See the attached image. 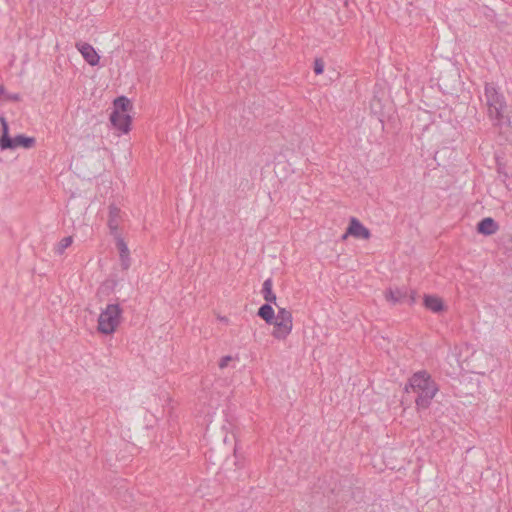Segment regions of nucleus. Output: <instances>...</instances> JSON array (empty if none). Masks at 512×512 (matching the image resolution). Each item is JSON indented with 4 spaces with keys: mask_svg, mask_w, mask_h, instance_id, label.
<instances>
[{
    "mask_svg": "<svg viewBox=\"0 0 512 512\" xmlns=\"http://www.w3.org/2000/svg\"><path fill=\"white\" fill-rule=\"evenodd\" d=\"M231 360H232L231 356L222 357L220 362H219V367L222 368V369L227 367Z\"/></svg>",
    "mask_w": 512,
    "mask_h": 512,
    "instance_id": "20",
    "label": "nucleus"
},
{
    "mask_svg": "<svg viewBox=\"0 0 512 512\" xmlns=\"http://www.w3.org/2000/svg\"><path fill=\"white\" fill-rule=\"evenodd\" d=\"M424 306L434 313H439L444 310L442 299L436 295H425Z\"/></svg>",
    "mask_w": 512,
    "mask_h": 512,
    "instance_id": "13",
    "label": "nucleus"
},
{
    "mask_svg": "<svg viewBox=\"0 0 512 512\" xmlns=\"http://www.w3.org/2000/svg\"><path fill=\"white\" fill-rule=\"evenodd\" d=\"M4 93H5V89H4V87H3V86H0V94L2 95V94H4Z\"/></svg>",
    "mask_w": 512,
    "mask_h": 512,
    "instance_id": "22",
    "label": "nucleus"
},
{
    "mask_svg": "<svg viewBox=\"0 0 512 512\" xmlns=\"http://www.w3.org/2000/svg\"><path fill=\"white\" fill-rule=\"evenodd\" d=\"M483 101L493 126L502 127L510 123L505 96L494 83H485Z\"/></svg>",
    "mask_w": 512,
    "mask_h": 512,
    "instance_id": "2",
    "label": "nucleus"
},
{
    "mask_svg": "<svg viewBox=\"0 0 512 512\" xmlns=\"http://www.w3.org/2000/svg\"><path fill=\"white\" fill-rule=\"evenodd\" d=\"M122 221L120 209L115 205L109 206V218H108V227L110 230V234L116 238L117 236H121L119 233V226Z\"/></svg>",
    "mask_w": 512,
    "mask_h": 512,
    "instance_id": "8",
    "label": "nucleus"
},
{
    "mask_svg": "<svg viewBox=\"0 0 512 512\" xmlns=\"http://www.w3.org/2000/svg\"><path fill=\"white\" fill-rule=\"evenodd\" d=\"M76 48L88 64L91 66L98 65L100 56L92 45L85 42H78L76 43Z\"/></svg>",
    "mask_w": 512,
    "mask_h": 512,
    "instance_id": "7",
    "label": "nucleus"
},
{
    "mask_svg": "<svg viewBox=\"0 0 512 512\" xmlns=\"http://www.w3.org/2000/svg\"><path fill=\"white\" fill-rule=\"evenodd\" d=\"M272 287H273L272 279L271 278L266 279L263 283L262 295L268 304H270V303L276 304L277 298L272 290Z\"/></svg>",
    "mask_w": 512,
    "mask_h": 512,
    "instance_id": "15",
    "label": "nucleus"
},
{
    "mask_svg": "<svg viewBox=\"0 0 512 512\" xmlns=\"http://www.w3.org/2000/svg\"><path fill=\"white\" fill-rule=\"evenodd\" d=\"M407 393L415 394V405L418 411L426 410L437 392L439 386L431 377V375L425 371L415 372L408 380L405 386Z\"/></svg>",
    "mask_w": 512,
    "mask_h": 512,
    "instance_id": "1",
    "label": "nucleus"
},
{
    "mask_svg": "<svg viewBox=\"0 0 512 512\" xmlns=\"http://www.w3.org/2000/svg\"><path fill=\"white\" fill-rule=\"evenodd\" d=\"M115 240L116 247L119 251L120 265L123 270H128L131 265L130 251L128 249V246L121 236H117Z\"/></svg>",
    "mask_w": 512,
    "mask_h": 512,
    "instance_id": "10",
    "label": "nucleus"
},
{
    "mask_svg": "<svg viewBox=\"0 0 512 512\" xmlns=\"http://www.w3.org/2000/svg\"><path fill=\"white\" fill-rule=\"evenodd\" d=\"M112 125L123 133L130 130L131 117L127 113L112 112L110 115Z\"/></svg>",
    "mask_w": 512,
    "mask_h": 512,
    "instance_id": "9",
    "label": "nucleus"
},
{
    "mask_svg": "<svg viewBox=\"0 0 512 512\" xmlns=\"http://www.w3.org/2000/svg\"><path fill=\"white\" fill-rule=\"evenodd\" d=\"M122 313L119 304H108L98 317L97 330L104 335L113 334L121 323Z\"/></svg>",
    "mask_w": 512,
    "mask_h": 512,
    "instance_id": "3",
    "label": "nucleus"
},
{
    "mask_svg": "<svg viewBox=\"0 0 512 512\" xmlns=\"http://www.w3.org/2000/svg\"><path fill=\"white\" fill-rule=\"evenodd\" d=\"M73 238L71 236L64 237L61 239V241L57 244L55 248V252L58 255H62L64 251L72 244Z\"/></svg>",
    "mask_w": 512,
    "mask_h": 512,
    "instance_id": "18",
    "label": "nucleus"
},
{
    "mask_svg": "<svg viewBox=\"0 0 512 512\" xmlns=\"http://www.w3.org/2000/svg\"><path fill=\"white\" fill-rule=\"evenodd\" d=\"M498 229L499 225L490 217L482 219L477 225V231L483 235H493Z\"/></svg>",
    "mask_w": 512,
    "mask_h": 512,
    "instance_id": "11",
    "label": "nucleus"
},
{
    "mask_svg": "<svg viewBox=\"0 0 512 512\" xmlns=\"http://www.w3.org/2000/svg\"><path fill=\"white\" fill-rule=\"evenodd\" d=\"M35 143L36 139L34 137L17 135L14 138H11V147H7V149H16L18 147L29 149L32 148L35 145Z\"/></svg>",
    "mask_w": 512,
    "mask_h": 512,
    "instance_id": "12",
    "label": "nucleus"
},
{
    "mask_svg": "<svg viewBox=\"0 0 512 512\" xmlns=\"http://www.w3.org/2000/svg\"><path fill=\"white\" fill-rule=\"evenodd\" d=\"M257 315L262 318L267 324H272L275 320V312L272 306L268 303L263 304L259 309Z\"/></svg>",
    "mask_w": 512,
    "mask_h": 512,
    "instance_id": "16",
    "label": "nucleus"
},
{
    "mask_svg": "<svg viewBox=\"0 0 512 512\" xmlns=\"http://www.w3.org/2000/svg\"><path fill=\"white\" fill-rule=\"evenodd\" d=\"M348 235H351L358 239H369L370 231L356 218L350 219L349 226L343 235V239H346Z\"/></svg>",
    "mask_w": 512,
    "mask_h": 512,
    "instance_id": "6",
    "label": "nucleus"
},
{
    "mask_svg": "<svg viewBox=\"0 0 512 512\" xmlns=\"http://www.w3.org/2000/svg\"><path fill=\"white\" fill-rule=\"evenodd\" d=\"M6 98L11 101H19L21 99L19 94H8L6 95Z\"/></svg>",
    "mask_w": 512,
    "mask_h": 512,
    "instance_id": "21",
    "label": "nucleus"
},
{
    "mask_svg": "<svg viewBox=\"0 0 512 512\" xmlns=\"http://www.w3.org/2000/svg\"><path fill=\"white\" fill-rule=\"evenodd\" d=\"M0 123L2 126V135L0 137V148H1V150H7V147H11V137L9 136L8 123L4 117H0Z\"/></svg>",
    "mask_w": 512,
    "mask_h": 512,
    "instance_id": "14",
    "label": "nucleus"
},
{
    "mask_svg": "<svg viewBox=\"0 0 512 512\" xmlns=\"http://www.w3.org/2000/svg\"><path fill=\"white\" fill-rule=\"evenodd\" d=\"M385 299L393 304L408 302L413 305L416 302V292L406 287L390 288L385 292Z\"/></svg>",
    "mask_w": 512,
    "mask_h": 512,
    "instance_id": "5",
    "label": "nucleus"
},
{
    "mask_svg": "<svg viewBox=\"0 0 512 512\" xmlns=\"http://www.w3.org/2000/svg\"><path fill=\"white\" fill-rule=\"evenodd\" d=\"M131 108V102L125 96L118 97L114 100V110L113 112L118 113H127V111Z\"/></svg>",
    "mask_w": 512,
    "mask_h": 512,
    "instance_id": "17",
    "label": "nucleus"
},
{
    "mask_svg": "<svg viewBox=\"0 0 512 512\" xmlns=\"http://www.w3.org/2000/svg\"><path fill=\"white\" fill-rule=\"evenodd\" d=\"M324 71V62L321 59H315L314 61V72L319 75Z\"/></svg>",
    "mask_w": 512,
    "mask_h": 512,
    "instance_id": "19",
    "label": "nucleus"
},
{
    "mask_svg": "<svg viewBox=\"0 0 512 512\" xmlns=\"http://www.w3.org/2000/svg\"><path fill=\"white\" fill-rule=\"evenodd\" d=\"M272 324L274 325L272 336L278 340H285L291 333L293 327L291 312L286 308L278 307V312Z\"/></svg>",
    "mask_w": 512,
    "mask_h": 512,
    "instance_id": "4",
    "label": "nucleus"
}]
</instances>
